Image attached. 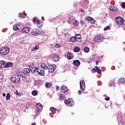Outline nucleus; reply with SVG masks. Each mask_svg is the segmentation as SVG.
Returning <instances> with one entry per match:
<instances>
[{
  "mask_svg": "<svg viewBox=\"0 0 125 125\" xmlns=\"http://www.w3.org/2000/svg\"><path fill=\"white\" fill-rule=\"evenodd\" d=\"M32 72V70L30 68H24L22 70V72H19V76L21 78H23L24 79H26V75L27 74H30Z\"/></svg>",
  "mask_w": 125,
  "mask_h": 125,
  "instance_id": "nucleus-1",
  "label": "nucleus"
},
{
  "mask_svg": "<svg viewBox=\"0 0 125 125\" xmlns=\"http://www.w3.org/2000/svg\"><path fill=\"white\" fill-rule=\"evenodd\" d=\"M11 81L13 83H18L20 81V75H19V73L17 75H12L11 77Z\"/></svg>",
  "mask_w": 125,
  "mask_h": 125,
  "instance_id": "nucleus-2",
  "label": "nucleus"
},
{
  "mask_svg": "<svg viewBox=\"0 0 125 125\" xmlns=\"http://www.w3.org/2000/svg\"><path fill=\"white\" fill-rule=\"evenodd\" d=\"M0 53L2 55H6L9 53V48L7 47H3L0 49Z\"/></svg>",
  "mask_w": 125,
  "mask_h": 125,
  "instance_id": "nucleus-3",
  "label": "nucleus"
},
{
  "mask_svg": "<svg viewBox=\"0 0 125 125\" xmlns=\"http://www.w3.org/2000/svg\"><path fill=\"white\" fill-rule=\"evenodd\" d=\"M104 40V35L102 34H98L95 37V41L97 42H100Z\"/></svg>",
  "mask_w": 125,
  "mask_h": 125,
  "instance_id": "nucleus-4",
  "label": "nucleus"
},
{
  "mask_svg": "<svg viewBox=\"0 0 125 125\" xmlns=\"http://www.w3.org/2000/svg\"><path fill=\"white\" fill-rule=\"evenodd\" d=\"M56 69V65L55 64L52 65H49L47 67V69L48 70L49 73H53L54 71Z\"/></svg>",
  "mask_w": 125,
  "mask_h": 125,
  "instance_id": "nucleus-5",
  "label": "nucleus"
},
{
  "mask_svg": "<svg viewBox=\"0 0 125 125\" xmlns=\"http://www.w3.org/2000/svg\"><path fill=\"white\" fill-rule=\"evenodd\" d=\"M29 68H31L32 73H36V71L38 67L37 65L33 62H29Z\"/></svg>",
  "mask_w": 125,
  "mask_h": 125,
  "instance_id": "nucleus-6",
  "label": "nucleus"
},
{
  "mask_svg": "<svg viewBox=\"0 0 125 125\" xmlns=\"http://www.w3.org/2000/svg\"><path fill=\"white\" fill-rule=\"evenodd\" d=\"M115 21L117 24H119L120 25H122V27H124L125 25L124 24V19L121 17H118L115 18Z\"/></svg>",
  "mask_w": 125,
  "mask_h": 125,
  "instance_id": "nucleus-7",
  "label": "nucleus"
},
{
  "mask_svg": "<svg viewBox=\"0 0 125 125\" xmlns=\"http://www.w3.org/2000/svg\"><path fill=\"white\" fill-rule=\"evenodd\" d=\"M65 104H66L68 105V106H69L70 107H72L75 104L74 103V101H73V99L69 98L67 100L64 101Z\"/></svg>",
  "mask_w": 125,
  "mask_h": 125,
  "instance_id": "nucleus-8",
  "label": "nucleus"
},
{
  "mask_svg": "<svg viewBox=\"0 0 125 125\" xmlns=\"http://www.w3.org/2000/svg\"><path fill=\"white\" fill-rule=\"evenodd\" d=\"M36 71L39 74V75H40V76H44V70L42 69V68L37 67Z\"/></svg>",
  "mask_w": 125,
  "mask_h": 125,
  "instance_id": "nucleus-9",
  "label": "nucleus"
},
{
  "mask_svg": "<svg viewBox=\"0 0 125 125\" xmlns=\"http://www.w3.org/2000/svg\"><path fill=\"white\" fill-rule=\"evenodd\" d=\"M36 110L37 111V113L42 112V105L41 103H38L36 104Z\"/></svg>",
  "mask_w": 125,
  "mask_h": 125,
  "instance_id": "nucleus-10",
  "label": "nucleus"
},
{
  "mask_svg": "<svg viewBox=\"0 0 125 125\" xmlns=\"http://www.w3.org/2000/svg\"><path fill=\"white\" fill-rule=\"evenodd\" d=\"M31 34L33 36H39V35H41V34H42V32H41L39 29H34L32 30Z\"/></svg>",
  "mask_w": 125,
  "mask_h": 125,
  "instance_id": "nucleus-11",
  "label": "nucleus"
},
{
  "mask_svg": "<svg viewBox=\"0 0 125 125\" xmlns=\"http://www.w3.org/2000/svg\"><path fill=\"white\" fill-rule=\"evenodd\" d=\"M80 88L82 91H83L85 89V83L84 81L82 80L80 82Z\"/></svg>",
  "mask_w": 125,
  "mask_h": 125,
  "instance_id": "nucleus-12",
  "label": "nucleus"
},
{
  "mask_svg": "<svg viewBox=\"0 0 125 125\" xmlns=\"http://www.w3.org/2000/svg\"><path fill=\"white\" fill-rule=\"evenodd\" d=\"M22 32L23 34H29L30 33V28L28 27H24L22 28Z\"/></svg>",
  "mask_w": 125,
  "mask_h": 125,
  "instance_id": "nucleus-13",
  "label": "nucleus"
},
{
  "mask_svg": "<svg viewBox=\"0 0 125 125\" xmlns=\"http://www.w3.org/2000/svg\"><path fill=\"white\" fill-rule=\"evenodd\" d=\"M60 57L58 55H53V60L54 62H58L59 61Z\"/></svg>",
  "mask_w": 125,
  "mask_h": 125,
  "instance_id": "nucleus-14",
  "label": "nucleus"
},
{
  "mask_svg": "<svg viewBox=\"0 0 125 125\" xmlns=\"http://www.w3.org/2000/svg\"><path fill=\"white\" fill-rule=\"evenodd\" d=\"M61 91L63 93H65V92H67V91H68V88L65 86H62L61 88Z\"/></svg>",
  "mask_w": 125,
  "mask_h": 125,
  "instance_id": "nucleus-15",
  "label": "nucleus"
},
{
  "mask_svg": "<svg viewBox=\"0 0 125 125\" xmlns=\"http://www.w3.org/2000/svg\"><path fill=\"white\" fill-rule=\"evenodd\" d=\"M66 98V97L65 96V94H61L59 95V99L60 100H61V101H63L64 99Z\"/></svg>",
  "mask_w": 125,
  "mask_h": 125,
  "instance_id": "nucleus-16",
  "label": "nucleus"
},
{
  "mask_svg": "<svg viewBox=\"0 0 125 125\" xmlns=\"http://www.w3.org/2000/svg\"><path fill=\"white\" fill-rule=\"evenodd\" d=\"M87 20L89 21V22H90L91 24H94V23H95V20L92 19V18L90 17H88L87 18Z\"/></svg>",
  "mask_w": 125,
  "mask_h": 125,
  "instance_id": "nucleus-17",
  "label": "nucleus"
},
{
  "mask_svg": "<svg viewBox=\"0 0 125 125\" xmlns=\"http://www.w3.org/2000/svg\"><path fill=\"white\" fill-rule=\"evenodd\" d=\"M109 9L111 11H118V8L115 6H110Z\"/></svg>",
  "mask_w": 125,
  "mask_h": 125,
  "instance_id": "nucleus-18",
  "label": "nucleus"
},
{
  "mask_svg": "<svg viewBox=\"0 0 125 125\" xmlns=\"http://www.w3.org/2000/svg\"><path fill=\"white\" fill-rule=\"evenodd\" d=\"M67 57L68 59H72L73 57H74V55L70 52H67Z\"/></svg>",
  "mask_w": 125,
  "mask_h": 125,
  "instance_id": "nucleus-19",
  "label": "nucleus"
},
{
  "mask_svg": "<svg viewBox=\"0 0 125 125\" xmlns=\"http://www.w3.org/2000/svg\"><path fill=\"white\" fill-rule=\"evenodd\" d=\"M37 24L38 28H41V27H42L43 22H42V21L41 20H39L38 22H37Z\"/></svg>",
  "mask_w": 125,
  "mask_h": 125,
  "instance_id": "nucleus-20",
  "label": "nucleus"
},
{
  "mask_svg": "<svg viewBox=\"0 0 125 125\" xmlns=\"http://www.w3.org/2000/svg\"><path fill=\"white\" fill-rule=\"evenodd\" d=\"M70 42L73 43H76V42H77V41L75 36H72L70 38Z\"/></svg>",
  "mask_w": 125,
  "mask_h": 125,
  "instance_id": "nucleus-21",
  "label": "nucleus"
},
{
  "mask_svg": "<svg viewBox=\"0 0 125 125\" xmlns=\"http://www.w3.org/2000/svg\"><path fill=\"white\" fill-rule=\"evenodd\" d=\"M5 67V61H0V68H4Z\"/></svg>",
  "mask_w": 125,
  "mask_h": 125,
  "instance_id": "nucleus-22",
  "label": "nucleus"
},
{
  "mask_svg": "<svg viewBox=\"0 0 125 125\" xmlns=\"http://www.w3.org/2000/svg\"><path fill=\"white\" fill-rule=\"evenodd\" d=\"M75 37L77 42H80V40H82V36L80 34H76Z\"/></svg>",
  "mask_w": 125,
  "mask_h": 125,
  "instance_id": "nucleus-23",
  "label": "nucleus"
},
{
  "mask_svg": "<svg viewBox=\"0 0 125 125\" xmlns=\"http://www.w3.org/2000/svg\"><path fill=\"white\" fill-rule=\"evenodd\" d=\"M13 66V63L12 62H8L7 63L5 64V67L8 68V67H12Z\"/></svg>",
  "mask_w": 125,
  "mask_h": 125,
  "instance_id": "nucleus-24",
  "label": "nucleus"
},
{
  "mask_svg": "<svg viewBox=\"0 0 125 125\" xmlns=\"http://www.w3.org/2000/svg\"><path fill=\"white\" fill-rule=\"evenodd\" d=\"M73 64L75 66H79L81 64V62L79 60H75L73 61Z\"/></svg>",
  "mask_w": 125,
  "mask_h": 125,
  "instance_id": "nucleus-25",
  "label": "nucleus"
},
{
  "mask_svg": "<svg viewBox=\"0 0 125 125\" xmlns=\"http://www.w3.org/2000/svg\"><path fill=\"white\" fill-rule=\"evenodd\" d=\"M115 80H111L109 83V86H114L115 85Z\"/></svg>",
  "mask_w": 125,
  "mask_h": 125,
  "instance_id": "nucleus-26",
  "label": "nucleus"
},
{
  "mask_svg": "<svg viewBox=\"0 0 125 125\" xmlns=\"http://www.w3.org/2000/svg\"><path fill=\"white\" fill-rule=\"evenodd\" d=\"M41 66H42V68H43V69H44V70H47L48 66H47L45 64V63H42L41 64Z\"/></svg>",
  "mask_w": 125,
  "mask_h": 125,
  "instance_id": "nucleus-27",
  "label": "nucleus"
},
{
  "mask_svg": "<svg viewBox=\"0 0 125 125\" xmlns=\"http://www.w3.org/2000/svg\"><path fill=\"white\" fill-rule=\"evenodd\" d=\"M81 50V49L79 47H76L74 48V52H79Z\"/></svg>",
  "mask_w": 125,
  "mask_h": 125,
  "instance_id": "nucleus-28",
  "label": "nucleus"
},
{
  "mask_svg": "<svg viewBox=\"0 0 125 125\" xmlns=\"http://www.w3.org/2000/svg\"><path fill=\"white\" fill-rule=\"evenodd\" d=\"M95 68L96 71H97L98 74H100V73H101V70L100 69V68H99V67H98V66H96Z\"/></svg>",
  "mask_w": 125,
  "mask_h": 125,
  "instance_id": "nucleus-29",
  "label": "nucleus"
},
{
  "mask_svg": "<svg viewBox=\"0 0 125 125\" xmlns=\"http://www.w3.org/2000/svg\"><path fill=\"white\" fill-rule=\"evenodd\" d=\"M50 110L51 111V112L52 114H55V112H56V109L54 107H51L50 108Z\"/></svg>",
  "mask_w": 125,
  "mask_h": 125,
  "instance_id": "nucleus-30",
  "label": "nucleus"
},
{
  "mask_svg": "<svg viewBox=\"0 0 125 125\" xmlns=\"http://www.w3.org/2000/svg\"><path fill=\"white\" fill-rule=\"evenodd\" d=\"M13 29H14V31H18V30H19V28H18L17 24L14 25Z\"/></svg>",
  "mask_w": 125,
  "mask_h": 125,
  "instance_id": "nucleus-31",
  "label": "nucleus"
},
{
  "mask_svg": "<svg viewBox=\"0 0 125 125\" xmlns=\"http://www.w3.org/2000/svg\"><path fill=\"white\" fill-rule=\"evenodd\" d=\"M39 48H40V46H36V47L32 48L31 51H35V50H38Z\"/></svg>",
  "mask_w": 125,
  "mask_h": 125,
  "instance_id": "nucleus-32",
  "label": "nucleus"
},
{
  "mask_svg": "<svg viewBox=\"0 0 125 125\" xmlns=\"http://www.w3.org/2000/svg\"><path fill=\"white\" fill-rule=\"evenodd\" d=\"M84 51L86 53H88V52H89V48L87 47H85L84 48Z\"/></svg>",
  "mask_w": 125,
  "mask_h": 125,
  "instance_id": "nucleus-33",
  "label": "nucleus"
},
{
  "mask_svg": "<svg viewBox=\"0 0 125 125\" xmlns=\"http://www.w3.org/2000/svg\"><path fill=\"white\" fill-rule=\"evenodd\" d=\"M45 86H46V87H47V88H49L51 87V83H47L45 84Z\"/></svg>",
  "mask_w": 125,
  "mask_h": 125,
  "instance_id": "nucleus-34",
  "label": "nucleus"
},
{
  "mask_svg": "<svg viewBox=\"0 0 125 125\" xmlns=\"http://www.w3.org/2000/svg\"><path fill=\"white\" fill-rule=\"evenodd\" d=\"M6 100H9L10 99V94L8 93L6 96Z\"/></svg>",
  "mask_w": 125,
  "mask_h": 125,
  "instance_id": "nucleus-35",
  "label": "nucleus"
},
{
  "mask_svg": "<svg viewBox=\"0 0 125 125\" xmlns=\"http://www.w3.org/2000/svg\"><path fill=\"white\" fill-rule=\"evenodd\" d=\"M25 14L24 13H20L19 14V16L20 17H21V18H25Z\"/></svg>",
  "mask_w": 125,
  "mask_h": 125,
  "instance_id": "nucleus-36",
  "label": "nucleus"
},
{
  "mask_svg": "<svg viewBox=\"0 0 125 125\" xmlns=\"http://www.w3.org/2000/svg\"><path fill=\"white\" fill-rule=\"evenodd\" d=\"M3 74H0V83H1V82H3Z\"/></svg>",
  "mask_w": 125,
  "mask_h": 125,
  "instance_id": "nucleus-37",
  "label": "nucleus"
},
{
  "mask_svg": "<svg viewBox=\"0 0 125 125\" xmlns=\"http://www.w3.org/2000/svg\"><path fill=\"white\" fill-rule=\"evenodd\" d=\"M40 83H41V81L40 80L36 81L35 82V85H39Z\"/></svg>",
  "mask_w": 125,
  "mask_h": 125,
  "instance_id": "nucleus-38",
  "label": "nucleus"
},
{
  "mask_svg": "<svg viewBox=\"0 0 125 125\" xmlns=\"http://www.w3.org/2000/svg\"><path fill=\"white\" fill-rule=\"evenodd\" d=\"M32 94L33 95V96H36V95L38 94V92L36 90H34L32 91Z\"/></svg>",
  "mask_w": 125,
  "mask_h": 125,
  "instance_id": "nucleus-39",
  "label": "nucleus"
},
{
  "mask_svg": "<svg viewBox=\"0 0 125 125\" xmlns=\"http://www.w3.org/2000/svg\"><path fill=\"white\" fill-rule=\"evenodd\" d=\"M73 25H74V26H78V25H79V21H75L73 22Z\"/></svg>",
  "mask_w": 125,
  "mask_h": 125,
  "instance_id": "nucleus-40",
  "label": "nucleus"
},
{
  "mask_svg": "<svg viewBox=\"0 0 125 125\" xmlns=\"http://www.w3.org/2000/svg\"><path fill=\"white\" fill-rule=\"evenodd\" d=\"M55 46L56 48H59L60 47H61V45L58 43H57L55 45Z\"/></svg>",
  "mask_w": 125,
  "mask_h": 125,
  "instance_id": "nucleus-41",
  "label": "nucleus"
},
{
  "mask_svg": "<svg viewBox=\"0 0 125 125\" xmlns=\"http://www.w3.org/2000/svg\"><path fill=\"white\" fill-rule=\"evenodd\" d=\"M120 81L122 83H125V78H121V79H120Z\"/></svg>",
  "mask_w": 125,
  "mask_h": 125,
  "instance_id": "nucleus-42",
  "label": "nucleus"
},
{
  "mask_svg": "<svg viewBox=\"0 0 125 125\" xmlns=\"http://www.w3.org/2000/svg\"><path fill=\"white\" fill-rule=\"evenodd\" d=\"M39 20L38 19V18H33V22H36L37 23H38V21H39Z\"/></svg>",
  "mask_w": 125,
  "mask_h": 125,
  "instance_id": "nucleus-43",
  "label": "nucleus"
},
{
  "mask_svg": "<svg viewBox=\"0 0 125 125\" xmlns=\"http://www.w3.org/2000/svg\"><path fill=\"white\" fill-rule=\"evenodd\" d=\"M31 106V104H27L25 106V108L26 109H28V108H30Z\"/></svg>",
  "mask_w": 125,
  "mask_h": 125,
  "instance_id": "nucleus-44",
  "label": "nucleus"
},
{
  "mask_svg": "<svg viewBox=\"0 0 125 125\" xmlns=\"http://www.w3.org/2000/svg\"><path fill=\"white\" fill-rule=\"evenodd\" d=\"M109 29H110V26H107L104 29V31H107V30H109Z\"/></svg>",
  "mask_w": 125,
  "mask_h": 125,
  "instance_id": "nucleus-45",
  "label": "nucleus"
},
{
  "mask_svg": "<svg viewBox=\"0 0 125 125\" xmlns=\"http://www.w3.org/2000/svg\"><path fill=\"white\" fill-rule=\"evenodd\" d=\"M80 23L81 24V26H83V25H84V21L83 20H81Z\"/></svg>",
  "mask_w": 125,
  "mask_h": 125,
  "instance_id": "nucleus-46",
  "label": "nucleus"
},
{
  "mask_svg": "<svg viewBox=\"0 0 125 125\" xmlns=\"http://www.w3.org/2000/svg\"><path fill=\"white\" fill-rule=\"evenodd\" d=\"M105 100L106 101H109V100H110V97H106L105 98Z\"/></svg>",
  "mask_w": 125,
  "mask_h": 125,
  "instance_id": "nucleus-47",
  "label": "nucleus"
},
{
  "mask_svg": "<svg viewBox=\"0 0 125 125\" xmlns=\"http://www.w3.org/2000/svg\"><path fill=\"white\" fill-rule=\"evenodd\" d=\"M91 72L92 73H96V69H95V68H93L91 70Z\"/></svg>",
  "mask_w": 125,
  "mask_h": 125,
  "instance_id": "nucleus-48",
  "label": "nucleus"
},
{
  "mask_svg": "<svg viewBox=\"0 0 125 125\" xmlns=\"http://www.w3.org/2000/svg\"><path fill=\"white\" fill-rule=\"evenodd\" d=\"M69 20H70V21H72V20H73V19H74V17H73V16L70 17L69 18Z\"/></svg>",
  "mask_w": 125,
  "mask_h": 125,
  "instance_id": "nucleus-49",
  "label": "nucleus"
},
{
  "mask_svg": "<svg viewBox=\"0 0 125 125\" xmlns=\"http://www.w3.org/2000/svg\"><path fill=\"white\" fill-rule=\"evenodd\" d=\"M122 7L123 8H125V3H123L122 5Z\"/></svg>",
  "mask_w": 125,
  "mask_h": 125,
  "instance_id": "nucleus-50",
  "label": "nucleus"
},
{
  "mask_svg": "<svg viewBox=\"0 0 125 125\" xmlns=\"http://www.w3.org/2000/svg\"><path fill=\"white\" fill-rule=\"evenodd\" d=\"M60 88L58 86H57L56 87V89H57V90H59Z\"/></svg>",
  "mask_w": 125,
  "mask_h": 125,
  "instance_id": "nucleus-51",
  "label": "nucleus"
},
{
  "mask_svg": "<svg viewBox=\"0 0 125 125\" xmlns=\"http://www.w3.org/2000/svg\"><path fill=\"white\" fill-rule=\"evenodd\" d=\"M15 94H17V95H19V93L17 91H16Z\"/></svg>",
  "mask_w": 125,
  "mask_h": 125,
  "instance_id": "nucleus-52",
  "label": "nucleus"
},
{
  "mask_svg": "<svg viewBox=\"0 0 125 125\" xmlns=\"http://www.w3.org/2000/svg\"><path fill=\"white\" fill-rule=\"evenodd\" d=\"M78 93H79V94H82V91L79 90V91H78Z\"/></svg>",
  "mask_w": 125,
  "mask_h": 125,
  "instance_id": "nucleus-53",
  "label": "nucleus"
},
{
  "mask_svg": "<svg viewBox=\"0 0 125 125\" xmlns=\"http://www.w3.org/2000/svg\"><path fill=\"white\" fill-rule=\"evenodd\" d=\"M5 93H3V94H2V96L3 97H5Z\"/></svg>",
  "mask_w": 125,
  "mask_h": 125,
  "instance_id": "nucleus-54",
  "label": "nucleus"
},
{
  "mask_svg": "<svg viewBox=\"0 0 125 125\" xmlns=\"http://www.w3.org/2000/svg\"><path fill=\"white\" fill-rule=\"evenodd\" d=\"M96 65H98V61H97V62H96Z\"/></svg>",
  "mask_w": 125,
  "mask_h": 125,
  "instance_id": "nucleus-55",
  "label": "nucleus"
},
{
  "mask_svg": "<svg viewBox=\"0 0 125 125\" xmlns=\"http://www.w3.org/2000/svg\"><path fill=\"white\" fill-rule=\"evenodd\" d=\"M68 23H71V21L69 20V21H68Z\"/></svg>",
  "mask_w": 125,
  "mask_h": 125,
  "instance_id": "nucleus-56",
  "label": "nucleus"
},
{
  "mask_svg": "<svg viewBox=\"0 0 125 125\" xmlns=\"http://www.w3.org/2000/svg\"><path fill=\"white\" fill-rule=\"evenodd\" d=\"M32 125H36V124L33 123V124H32Z\"/></svg>",
  "mask_w": 125,
  "mask_h": 125,
  "instance_id": "nucleus-57",
  "label": "nucleus"
},
{
  "mask_svg": "<svg viewBox=\"0 0 125 125\" xmlns=\"http://www.w3.org/2000/svg\"><path fill=\"white\" fill-rule=\"evenodd\" d=\"M57 19H59V17H57Z\"/></svg>",
  "mask_w": 125,
  "mask_h": 125,
  "instance_id": "nucleus-58",
  "label": "nucleus"
},
{
  "mask_svg": "<svg viewBox=\"0 0 125 125\" xmlns=\"http://www.w3.org/2000/svg\"><path fill=\"white\" fill-rule=\"evenodd\" d=\"M82 12H83V9H82Z\"/></svg>",
  "mask_w": 125,
  "mask_h": 125,
  "instance_id": "nucleus-59",
  "label": "nucleus"
},
{
  "mask_svg": "<svg viewBox=\"0 0 125 125\" xmlns=\"http://www.w3.org/2000/svg\"><path fill=\"white\" fill-rule=\"evenodd\" d=\"M124 29V30L125 31V28H123Z\"/></svg>",
  "mask_w": 125,
  "mask_h": 125,
  "instance_id": "nucleus-60",
  "label": "nucleus"
},
{
  "mask_svg": "<svg viewBox=\"0 0 125 125\" xmlns=\"http://www.w3.org/2000/svg\"><path fill=\"white\" fill-rule=\"evenodd\" d=\"M87 1V2H88V1Z\"/></svg>",
  "mask_w": 125,
  "mask_h": 125,
  "instance_id": "nucleus-61",
  "label": "nucleus"
}]
</instances>
